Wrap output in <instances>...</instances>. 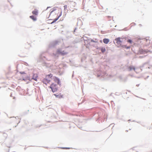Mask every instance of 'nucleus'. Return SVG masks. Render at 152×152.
I'll return each instance as SVG.
<instances>
[{"label":"nucleus","mask_w":152,"mask_h":152,"mask_svg":"<svg viewBox=\"0 0 152 152\" xmlns=\"http://www.w3.org/2000/svg\"><path fill=\"white\" fill-rule=\"evenodd\" d=\"M61 11L59 10H56L52 11L50 15V16L52 17L53 15H56L57 17L52 22L51 24L55 22L60 17L61 15Z\"/></svg>","instance_id":"f257e3e1"},{"label":"nucleus","mask_w":152,"mask_h":152,"mask_svg":"<svg viewBox=\"0 0 152 152\" xmlns=\"http://www.w3.org/2000/svg\"><path fill=\"white\" fill-rule=\"evenodd\" d=\"M56 54H60L62 56L66 55L68 53V52L65 50H62L61 49L59 48L56 51Z\"/></svg>","instance_id":"f03ea898"},{"label":"nucleus","mask_w":152,"mask_h":152,"mask_svg":"<svg viewBox=\"0 0 152 152\" xmlns=\"http://www.w3.org/2000/svg\"><path fill=\"white\" fill-rule=\"evenodd\" d=\"M49 87L51 89L52 91L53 92L56 91L58 89L57 85L53 83H52Z\"/></svg>","instance_id":"7ed1b4c3"},{"label":"nucleus","mask_w":152,"mask_h":152,"mask_svg":"<svg viewBox=\"0 0 152 152\" xmlns=\"http://www.w3.org/2000/svg\"><path fill=\"white\" fill-rule=\"evenodd\" d=\"M123 39L124 38L120 37H118L116 38L115 39V40L117 45H121V43L123 41Z\"/></svg>","instance_id":"20e7f679"},{"label":"nucleus","mask_w":152,"mask_h":152,"mask_svg":"<svg viewBox=\"0 0 152 152\" xmlns=\"http://www.w3.org/2000/svg\"><path fill=\"white\" fill-rule=\"evenodd\" d=\"M50 82V80L47 79L46 78L42 80L43 83L46 85H47V84L49 83Z\"/></svg>","instance_id":"39448f33"},{"label":"nucleus","mask_w":152,"mask_h":152,"mask_svg":"<svg viewBox=\"0 0 152 152\" xmlns=\"http://www.w3.org/2000/svg\"><path fill=\"white\" fill-rule=\"evenodd\" d=\"M53 79L55 82L57 83L58 84H59L60 82V80L58 77H54L53 78Z\"/></svg>","instance_id":"423d86ee"},{"label":"nucleus","mask_w":152,"mask_h":152,"mask_svg":"<svg viewBox=\"0 0 152 152\" xmlns=\"http://www.w3.org/2000/svg\"><path fill=\"white\" fill-rule=\"evenodd\" d=\"M32 12L33 15H37L38 14V10L37 9H34Z\"/></svg>","instance_id":"0eeeda50"},{"label":"nucleus","mask_w":152,"mask_h":152,"mask_svg":"<svg viewBox=\"0 0 152 152\" xmlns=\"http://www.w3.org/2000/svg\"><path fill=\"white\" fill-rule=\"evenodd\" d=\"M54 95L56 97L61 99L63 97V95L59 94H54Z\"/></svg>","instance_id":"6e6552de"},{"label":"nucleus","mask_w":152,"mask_h":152,"mask_svg":"<svg viewBox=\"0 0 152 152\" xmlns=\"http://www.w3.org/2000/svg\"><path fill=\"white\" fill-rule=\"evenodd\" d=\"M38 75L37 74H34L33 75L32 79L34 80L37 81L38 78Z\"/></svg>","instance_id":"1a4fd4ad"},{"label":"nucleus","mask_w":152,"mask_h":152,"mask_svg":"<svg viewBox=\"0 0 152 152\" xmlns=\"http://www.w3.org/2000/svg\"><path fill=\"white\" fill-rule=\"evenodd\" d=\"M103 41L104 43L107 44L109 42V40L108 39L104 38L103 39Z\"/></svg>","instance_id":"9d476101"},{"label":"nucleus","mask_w":152,"mask_h":152,"mask_svg":"<svg viewBox=\"0 0 152 152\" xmlns=\"http://www.w3.org/2000/svg\"><path fill=\"white\" fill-rule=\"evenodd\" d=\"M128 69L129 71H131L132 70H135V68L134 66H131L129 67Z\"/></svg>","instance_id":"9b49d317"},{"label":"nucleus","mask_w":152,"mask_h":152,"mask_svg":"<svg viewBox=\"0 0 152 152\" xmlns=\"http://www.w3.org/2000/svg\"><path fill=\"white\" fill-rule=\"evenodd\" d=\"M30 18L33 20L34 21H36L37 20L36 17L34 16L31 15L30 16Z\"/></svg>","instance_id":"f8f14e48"},{"label":"nucleus","mask_w":152,"mask_h":152,"mask_svg":"<svg viewBox=\"0 0 152 152\" xmlns=\"http://www.w3.org/2000/svg\"><path fill=\"white\" fill-rule=\"evenodd\" d=\"M59 41L57 40H56L53 42V46H55L56 45H58L59 43Z\"/></svg>","instance_id":"ddd939ff"},{"label":"nucleus","mask_w":152,"mask_h":152,"mask_svg":"<svg viewBox=\"0 0 152 152\" xmlns=\"http://www.w3.org/2000/svg\"><path fill=\"white\" fill-rule=\"evenodd\" d=\"M101 51L102 53H104L106 51L105 48H101Z\"/></svg>","instance_id":"4468645a"},{"label":"nucleus","mask_w":152,"mask_h":152,"mask_svg":"<svg viewBox=\"0 0 152 152\" xmlns=\"http://www.w3.org/2000/svg\"><path fill=\"white\" fill-rule=\"evenodd\" d=\"M52 76H53V75L52 74H50L48 75H46V77L47 78L48 77H49L50 78H51L52 77Z\"/></svg>","instance_id":"2eb2a0df"},{"label":"nucleus","mask_w":152,"mask_h":152,"mask_svg":"<svg viewBox=\"0 0 152 152\" xmlns=\"http://www.w3.org/2000/svg\"><path fill=\"white\" fill-rule=\"evenodd\" d=\"M121 46L123 48H130L129 47H126V45H121Z\"/></svg>","instance_id":"dca6fc26"},{"label":"nucleus","mask_w":152,"mask_h":152,"mask_svg":"<svg viewBox=\"0 0 152 152\" xmlns=\"http://www.w3.org/2000/svg\"><path fill=\"white\" fill-rule=\"evenodd\" d=\"M127 42H128L130 43H132V40L131 39H129L127 40Z\"/></svg>","instance_id":"f3484780"},{"label":"nucleus","mask_w":152,"mask_h":152,"mask_svg":"<svg viewBox=\"0 0 152 152\" xmlns=\"http://www.w3.org/2000/svg\"><path fill=\"white\" fill-rule=\"evenodd\" d=\"M64 10H66L67 8V5H65L64 6Z\"/></svg>","instance_id":"a211bd4d"},{"label":"nucleus","mask_w":152,"mask_h":152,"mask_svg":"<svg viewBox=\"0 0 152 152\" xmlns=\"http://www.w3.org/2000/svg\"><path fill=\"white\" fill-rule=\"evenodd\" d=\"M150 129L151 130V131L152 132V127Z\"/></svg>","instance_id":"6ab92c4d"},{"label":"nucleus","mask_w":152,"mask_h":152,"mask_svg":"<svg viewBox=\"0 0 152 152\" xmlns=\"http://www.w3.org/2000/svg\"><path fill=\"white\" fill-rule=\"evenodd\" d=\"M13 99H15V97H14L13 98Z\"/></svg>","instance_id":"aec40b11"},{"label":"nucleus","mask_w":152,"mask_h":152,"mask_svg":"<svg viewBox=\"0 0 152 152\" xmlns=\"http://www.w3.org/2000/svg\"><path fill=\"white\" fill-rule=\"evenodd\" d=\"M126 132H128V130H126Z\"/></svg>","instance_id":"412c9836"},{"label":"nucleus","mask_w":152,"mask_h":152,"mask_svg":"<svg viewBox=\"0 0 152 152\" xmlns=\"http://www.w3.org/2000/svg\"><path fill=\"white\" fill-rule=\"evenodd\" d=\"M91 41H92V42H94V41H92V40H91Z\"/></svg>","instance_id":"4be33fe9"}]
</instances>
